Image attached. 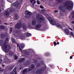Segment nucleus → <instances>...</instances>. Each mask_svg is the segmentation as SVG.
I'll return each instance as SVG.
<instances>
[{
    "instance_id": "9d476101",
    "label": "nucleus",
    "mask_w": 74,
    "mask_h": 74,
    "mask_svg": "<svg viewBox=\"0 0 74 74\" xmlns=\"http://www.w3.org/2000/svg\"><path fill=\"white\" fill-rule=\"evenodd\" d=\"M44 64V63L43 62H39L37 63L36 64V66L37 67H40V66L41 65H42V64Z\"/></svg>"
},
{
    "instance_id": "a878e982",
    "label": "nucleus",
    "mask_w": 74,
    "mask_h": 74,
    "mask_svg": "<svg viewBox=\"0 0 74 74\" xmlns=\"http://www.w3.org/2000/svg\"><path fill=\"white\" fill-rule=\"evenodd\" d=\"M20 46L21 48H22V49H23V48H24V47H25V44H24L21 43L20 44Z\"/></svg>"
},
{
    "instance_id": "5701e85b",
    "label": "nucleus",
    "mask_w": 74,
    "mask_h": 74,
    "mask_svg": "<svg viewBox=\"0 0 74 74\" xmlns=\"http://www.w3.org/2000/svg\"><path fill=\"white\" fill-rule=\"evenodd\" d=\"M30 68H31L32 70L34 69L35 68V65L34 64H32L30 67Z\"/></svg>"
},
{
    "instance_id": "72a5a7b5",
    "label": "nucleus",
    "mask_w": 74,
    "mask_h": 74,
    "mask_svg": "<svg viewBox=\"0 0 74 74\" xmlns=\"http://www.w3.org/2000/svg\"><path fill=\"white\" fill-rule=\"evenodd\" d=\"M12 27H11L10 28V33H12Z\"/></svg>"
},
{
    "instance_id": "774afa93",
    "label": "nucleus",
    "mask_w": 74,
    "mask_h": 74,
    "mask_svg": "<svg viewBox=\"0 0 74 74\" xmlns=\"http://www.w3.org/2000/svg\"><path fill=\"white\" fill-rule=\"evenodd\" d=\"M73 38H74V35H73Z\"/></svg>"
},
{
    "instance_id": "e433bc0d",
    "label": "nucleus",
    "mask_w": 74,
    "mask_h": 74,
    "mask_svg": "<svg viewBox=\"0 0 74 74\" xmlns=\"http://www.w3.org/2000/svg\"><path fill=\"white\" fill-rule=\"evenodd\" d=\"M70 34L71 36H72V37H73V36H74V34H73V32H70Z\"/></svg>"
},
{
    "instance_id": "603ef678",
    "label": "nucleus",
    "mask_w": 74,
    "mask_h": 74,
    "mask_svg": "<svg viewBox=\"0 0 74 74\" xmlns=\"http://www.w3.org/2000/svg\"><path fill=\"white\" fill-rule=\"evenodd\" d=\"M17 47H19V45L18 44L17 45Z\"/></svg>"
},
{
    "instance_id": "e2e57ef3",
    "label": "nucleus",
    "mask_w": 74,
    "mask_h": 74,
    "mask_svg": "<svg viewBox=\"0 0 74 74\" xmlns=\"http://www.w3.org/2000/svg\"><path fill=\"white\" fill-rule=\"evenodd\" d=\"M10 55H11V56H12V53H10Z\"/></svg>"
},
{
    "instance_id": "cd10ccee",
    "label": "nucleus",
    "mask_w": 74,
    "mask_h": 74,
    "mask_svg": "<svg viewBox=\"0 0 74 74\" xmlns=\"http://www.w3.org/2000/svg\"><path fill=\"white\" fill-rule=\"evenodd\" d=\"M12 41V42L14 44H15L16 43V41H15V40L14 39V38H12L11 39Z\"/></svg>"
},
{
    "instance_id": "f3484780",
    "label": "nucleus",
    "mask_w": 74,
    "mask_h": 74,
    "mask_svg": "<svg viewBox=\"0 0 74 74\" xmlns=\"http://www.w3.org/2000/svg\"><path fill=\"white\" fill-rule=\"evenodd\" d=\"M24 55H27V56H29V51H26L25 50H24Z\"/></svg>"
},
{
    "instance_id": "20e7f679",
    "label": "nucleus",
    "mask_w": 74,
    "mask_h": 74,
    "mask_svg": "<svg viewBox=\"0 0 74 74\" xmlns=\"http://www.w3.org/2000/svg\"><path fill=\"white\" fill-rule=\"evenodd\" d=\"M47 68V66L45 65L43 68L39 69L36 71L35 72V73L37 74H41L42 73H43L45 70Z\"/></svg>"
},
{
    "instance_id": "c85d7f7f",
    "label": "nucleus",
    "mask_w": 74,
    "mask_h": 74,
    "mask_svg": "<svg viewBox=\"0 0 74 74\" xmlns=\"http://www.w3.org/2000/svg\"><path fill=\"white\" fill-rule=\"evenodd\" d=\"M19 19V16L17 15H15V20H18Z\"/></svg>"
},
{
    "instance_id": "412c9836",
    "label": "nucleus",
    "mask_w": 74,
    "mask_h": 74,
    "mask_svg": "<svg viewBox=\"0 0 74 74\" xmlns=\"http://www.w3.org/2000/svg\"><path fill=\"white\" fill-rule=\"evenodd\" d=\"M64 0H55L56 2L58 3H62L63 1Z\"/></svg>"
},
{
    "instance_id": "c03bdc74",
    "label": "nucleus",
    "mask_w": 74,
    "mask_h": 74,
    "mask_svg": "<svg viewBox=\"0 0 74 74\" xmlns=\"http://www.w3.org/2000/svg\"><path fill=\"white\" fill-rule=\"evenodd\" d=\"M13 71L15 74H17V72H16V71Z\"/></svg>"
},
{
    "instance_id": "338daca9",
    "label": "nucleus",
    "mask_w": 74,
    "mask_h": 74,
    "mask_svg": "<svg viewBox=\"0 0 74 74\" xmlns=\"http://www.w3.org/2000/svg\"><path fill=\"white\" fill-rule=\"evenodd\" d=\"M40 1H44V0H40Z\"/></svg>"
},
{
    "instance_id": "5fc2aeb1",
    "label": "nucleus",
    "mask_w": 74,
    "mask_h": 74,
    "mask_svg": "<svg viewBox=\"0 0 74 74\" xmlns=\"http://www.w3.org/2000/svg\"><path fill=\"white\" fill-rule=\"evenodd\" d=\"M4 25H8V23H4Z\"/></svg>"
},
{
    "instance_id": "dca6fc26",
    "label": "nucleus",
    "mask_w": 74,
    "mask_h": 74,
    "mask_svg": "<svg viewBox=\"0 0 74 74\" xmlns=\"http://www.w3.org/2000/svg\"><path fill=\"white\" fill-rule=\"evenodd\" d=\"M27 71V68L23 70L22 73L23 74H26V73Z\"/></svg>"
},
{
    "instance_id": "7ed1b4c3",
    "label": "nucleus",
    "mask_w": 74,
    "mask_h": 74,
    "mask_svg": "<svg viewBox=\"0 0 74 74\" xmlns=\"http://www.w3.org/2000/svg\"><path fill=\"white\" fill-rule=\"evenodd\" d=\"M36 17L38 20L40 21V23L42 22H44V21H45L44 17L41 14H37L36 16Z\"/></svg>"
},
{
    "instance_id": "49530a36",
    "label": "nucleus",
    "mask_w": 74,
    "mask_h": 74,
    "mask_svg": "<svg viewBox=\"0 0 74 74\" xmlns=\"http://www.w3.org/2000/svg\"><path fill=\"white\" fill-rule=\"evenodd\" d=\"M0 71L1 72V73L2 72H3V71H4V70L3 69H1L0 70Z\"/></svg>"
},
{
    "instance_id": "473e14b6",
    "label": "nucleus",
    "mask_w": 74,
    "mask_h": 74,
    "mask_svg": "<svg viewBox=\"0 0 74 74\" xmlns=\"http://www.w3.org/2000/svg\"><path fill=\"white\" fill-rule=\"evenodd\" d=\"M24 66H28V65H29V64L28 63V62H26L24 63Z\"/></svg>"
},
{
    "instance_id": "680f3d73",
    "label": "nucleus",
    "mask_w": 74,
    "mask_h": 74,
    "mask_svg": "<svg viewBox=\"0 0 74 74\" xmlns=\"http://www.w3.org/2000/svg\"><path fill=\"white\" fill-rule=\"evenodd\" d=\"M50 67H52V65H50Z\"/></svg>"
},
{
    "instance_id": "6e6d98bb",
    "label": "nucleus",
    "mask_w": 74,
    "mask_h": 74,
    "mask_svg": "<svg viewBox=\"0 0 74 74\" xmlns=\"http://www.w3.org/2000/svg\"><path fill=\"white\" fill-rule=\"evenodd\" d=\"M33 1L32 0H31L30 2L31 3H33Z\"/></svg>"
},
{
    "instance_id": "58836bf2",
    "label": "nucleus",
    "mask_w": 74,
    "mask_h": 74,
    "mask_svg": "<svg viewBox=\"0 0 74 74\" xmlns=\"http://www.w3.org/2000/svg\"><path fill=\"white\" fill-rule=\"evenodd\" d=\"M37 3L38 5L40 4V2L39 1L37 0Z\"/></svg>"
},
{
    "instance_id": "6e6552de",
    "label": "nucleus",
    "mask_w": 74,
    "mask_h": 74,
    "mask_svg": "<svg viewBox=\"0 0 74 74\" xmlns=\"http://www.w3.org/2000/svg\"><path fill=\"white\" fill-rule=\"evenodd\" d=\"M16 35L17 37H22V33L21 32L17 31L16 32Z\"/></svg>"
},
{
    "instance_id": "79ce46f5",
    "label": "nucleus",
    "mask_w": 74,
    "mask_h": 74,
    "mask_svg": "<svg viewBox=\"0 0 74 74\" xmlns=\"http://www.w3.org/2000/svg\"><path fill=\"white\" fill-rule=\"evenodd\" d=\"M40 8L41 9H43V8H44V7H43V6L40 5Z\"/></svg>"
},
{
    "instance_id": "f257e3e1",
    "label": "nucleus",
    "mask_w": 74,
    "mask_h": 74,
    "mask_svg": "<svg viewBox=\"0 0 74 74\" xmlns=\"http://www.w3.org/2000/svg\"><path fill=\"white\" fill-rule=\"evenodd\" d=\"M47 19L48 21H49L50 23L51 24V25H56L57 27L59 28H61L62 27V26L61 25H60L58 23H56V21H55V20H53V19L49 17H48Z\"/></svg>"
},
{
    "instance_id": "423d86ee",
    "label": "nucleus",
    "mask_w": 74,
    "mask_h": 74,
    "mask_svg": "<svg viewBox=\"0 0 74 74\" xmlns=\"http://www.w3.org/2000/svg\"><path fill=\"white\" fill-rule=\"evenodd\" d=\"M20 21L18 22V23L16 24L15 27L17 29H19L21 28V26H22V22H20Z\"/></svg>"
},
{
    "instance_id": "2eb2a0df",
    "label": "nucleus",
    "mask_w": 74,
    "mask_h": 74,
    "mask_svg": "<svg viewBox=\"0 0 74 74\" xmlns=\"http://www.w3.org/2000/svg\"><path fill=\"white\" fill-rule=\"evenodd\" d=\"M64 32L66 35H70V32L68 29H66L64 30Z\"/></svg>"
},
{
    "instance_id": "aec40b11",
    "label": "nucleus",
    "mask_w": 74,
    "mask_h": 74,
    "mask_svg": "<svg viewBox=\"0 0 74 74\" xmlns=\"http://www.w3.org/2000/svg\"><path fill=\"white\" fill-rule=\"evenodd\" d=\"M32 25L34 26L36 25V21L35 20H34L32 21Z\"/></svg>"
},
{
    "instance_id": "f03ea898",
    "label": "nucleus",
    "mask_w": 74,
    "mask_h": 74,
    "mask_svg": "<svg viewBox=\"0 0 74 74\" xmlns=\"http://www.w3.org/2000/svg\"><path fill=\"white\" fill-rule=\"evenodd\" d=\"M64 5L66 9L71 10L73 7L74 4L69 1H67L65 2Z\"/></svg>"
},
{
    "instance_id": "09e8293b",
    "label": "nucleus",
    "mask_w": 74,
    "mask_h": 74,
    "mask_svg": "<svg viewBox=\"0 0 74 74\" xmlns=\"http://www.w3.org/2000/svg\"><path fill=\"white\" fill-rule=\"evenodd\" d=\"M2 61H3L1 59H0V63H1V62H2Z\"/></svg>"
},
{
    "instance_id": "864d4df0",
    "label": "nucleus",
    "mask_w": 74,
    "mask_h": 74,
    "mask_svg": "<svg viewBox=\"0 0 74 74\" xmlns=\"http://www.w3.org/2000/svg\"><path fill=\"white\" fill-rule=\"evenodd\" d=\"M34 4H36V1H34Z\"/></svg>"
},
{
    "instance_id": "2f4dec72",
    "label": "nucleus",
    "mask_w": 74,
    "mask_h": 74,
    "mask_svg": "<svg viewBox=\"0 0 74 74\" xmlns=\"http://www.w3.org/2000/svg\"><path fill=\"white\" fill-rule=\"evenodd\" d=\"M45 56H49V53H46L45 54Z\"/></svg>"
},
{
    "instance_id": "39448f33",
    "label": "nucleus",
    "mask_w": 74,
    "mask_h": 74,
    "mask_svg": "<svg viewBox=\"0 0 74 74\" xmlns=\"http://www.w3.org/2000/svg\"><path fill=\"white\" fill-rule=\"evenodd\" d=\"M1 48L3 50H5V51H7L8 49H11V46L9 45H7V44L4 45L3 44L1 46Z\"/></svg>"
},
{
    "instance_id": "3c124183",
    "label": "nucleus",
    "mask_w": 74,
    "mask_h": 74,
    "mask_svg": "<svg viewBox=\"0 0 74 74\" xmlns=\"http://www.w3.org/2000/svg\"><path fill=\"white\" fill-rule=\"evenodd\" d=\"M73 58V56H71L70 57V59H71Z\"/></svg>"
},
{
    "instance_id": "a18cd8bd",
    "label": "nucleus",
    "mask_w": 74,
    "mask_h": 74,
    "mask_svg": "<svg viewBox=\"0 0 74 74\" xmlns=\"http://www.w3.org/2000/svg\"><path fill=\"white\" fill-rule=\"evenodd\" d=\"M54 12H55L56 13H57V12H58V10H55L54 11Z\"/></svg>"
},
{
    "instance_id": "69168bd1",
    "label": "nucleus",
    "mask_w": 74,
    "mask_h": 74,
    "mask_svg": "<svg viewBox=\"0 0 74 74\" xmlns=\"http://www.w3.org/2000/svg\"><path fill=\"white\" fill-rule=\"evenodd\" d=\"M1 9L0 8V13H1Z\"/></svg>"
},
{
    "instance_id": "4be33fe9",
    "label": "nucleus",
    "mask_w": 74,
    "mask_h": 74,
    "mask_svg": "<svg viewBox=\"0 0 74 74\" xmlns=\"http://www.w3.org/2000/svg\"><path fill=\"white\" fill-rule=\"evenodd\" d=\"M5 14L6 16H8L9 15H10V13H9V12L8 10L5 11Z\"/></svg>"
},
{
    "instance_id": "9b49d317",
    "label": "nucleus",
    "mask_w": 74,
    "mask_h": 74,
    "mask_svg": "<svg viewBox=\"0 0 74 74\" xmlns=\"http://www.w3.org/2000/svg\"><path fill=\"white\" fill-rule=\"evenodd\" d=\"M25 13L27 15H29V16H30L32 15V13L30 12H29L28 10H27L25 12Z\"/></svg>"
},
{
    "instance_id": "f8f14e48",
    "label": "nucleus",
    "mask_w": 74,
    "mask_h": 74,
    "mask_svg": "<svg viewBox=\"0 0 74 74\" xmlns=\"http://www.w3.org/2000/svg\"><path fill=\"white\" fill-rule=\"evenodd\" d=\"M25 61V58H22L19 59L18 60V63H23Z\"/></svg>"
},
{
    "instance_id": "4c0bfd02",
    "label": "nucleus",
    "mask_w": 74,
    "mask_h": 74,
    "mask_svg": "<svg viewBox=\"0 0 74 74\" xmlns=\"http://www.w3.org/2000/svg\"><path fill=\"white\" fill-rule=\"evenodd\" d=\"M53 44L54 45V46H55V47L56 46V45H57L56 42H54Z\"/></svg>"
},
{
    "instance_id": "4468645a",
    "label": "nucleus",
    "mask_w": 74,
    "mask_h": 74,
    "mask_svg": "<svg viewBox=\"0 0 74 74\" xmlns=\"http://www.w3.org/2000/svg\"><path fill=\"white\" fill-rule=\"evenodd\" d=\"M8 41H9V38L7 37L6 38L3 44V45L7 44V42H8Z\"/></svg>"
},
{
    "instance_id": "f704fd0d",
    "label": "nucleus",
    "mask_w": 74,
    "mask_h": 74,
    "mask_svg": "<svg viewBox=\"0 0 74 74\" xmlns=\"http://www.w3.org/2000/svg\"><path fill=\"white\" fill-rule=\"evenodd\" d=\"M37 62H38V61L37 60H35L34 61V63L36 64H37Z\"/></svg>"
},
{
    "instance_id": "c9c22d12",
    "label": "nucleus",
    "mask_w": 74,
    "mask_h": 74,
    "mask_svg": "<svg viewBox=\"0 0 74 74\" xmlns=\"http://www.w3.org/2000/svg\"><path fill=\"white\" fill-rule=\"evenodd\" d=\"M72 15H73V16H72V18H74V11L72 12Z\"/></svg>"
},
{
    "instance_id": "13d9d810",
    "label": "nucleus",
    "mask_w": 74,
    "mask_h": 74,
    "mask_svg": "<svg viewBox=\"0 0 74 74\" xmlns=\"http://www.w3.org/2000/svg\"><path fill=\"white\" fill-rule=\"evenodd\" d=\"M57 45H59V42H58L57 43Z\"/></svg>"
},
{
    "instance_id": "6ab92c4d",
    "label": "nucleus",
    "mask_w": 74,
    "mask_h": 74,
    "mask_svg": "<svg viewBox=\"0 0 74 74\" xmlns=\"http://www.w3.org/2000/svg\"><path fill=\"white\" fill-rule=\"evenodd\" d=\"M25 36L26 37H30L32 36V34L29 33H26L25 34Z\"/></svg>"
},
{
    "instance_id": "ddd939ff",
    "label": "nucleus",
    "mask_w": 74,
    "mask_h": 74,
    "mask_svg": "<svg viewBox=\"0 0 74 74\" xmlns=\"http://www.w3.org/2000/svg\"><path fill=\"white\" fill-rule=\"evenodd\" d=\"M42 26V25L40 24H37L35 26V27L36 29H40Z\"/></svg>"
},
{
    "instance_id": "a19ab883",
    "label": "nucleus",
    "mask_w": 74,
    "mask_h": 74,
    "mask_svg": "<svg viewBox=\"0 0 74 74\" xmlns=\"http://www.w3.org/2000/svg\"><path fill=\"white\" fill-rule=\"evenodd\" d=\"M16 70H17V68H16V67H15L13 69V71H16Z\"/></svg>"
},
{
    "instance_id": "4d7b16f0",
    "label": "nucleus",
    "mask_w": 74,
    "mask_h": 74,
    "mask_svg": "<svg viewBox=\"0 0 74 74\" xmlns=\"http://www.w3.org/2000/svg\"><path fill=\"white\" fill-rule=\"evenodd\" d=\"M69 29L70 30H72V31L73 30V29H71V28H70V27L69 28Z\"/></svg>"
},
{
    "instance_id": "0e129e2a",
    "label": "nucleus",
    "mask_w": 74,
    "mask_h": 74,
    "mask_svg": "<svg viewBox=\"0 0 74 74\" xmlns=\"http://www.w3.org/2000/svg\"><path fill=\"white\" fill-rule=\"evenodd\" d=\"M2 66H3V67H4V66H5V65H4V64H3L2 65Z\"/></svg>"
},
{
    "instance_id": "bb28decb",
    "label": "nucleus",
    "mask_w": 74,
    "mask_h": 74,
    "mask_svg": "<svg viewBox=\"0 0 74 74\" xmlns=\"http://www.w3.org/2000/svg\"><path fill=\"white\" fill-rule=\"evenodd\" d=\"M18 2H17V3H14V6L15 7H16L17 8L18 6Z\"/></svg>"
},
{
    "instance_id": "0eeeda50",
    "label": "nucleus",
    "mask_w": 74,
    "mask_h": 74,
    "mask_svg": "<svg viewBox=\"0 0 74 74\" xmlns=\"http://www.w3.org/2000/svg\"><path fill=\"white\" fill-rule=\"evenodd\" d=\"M58 8L59 10H61L63 12H64L66 11V8L63 6H59Z\"/></svg>"
},
{
    "instance_id": "7c9ffc66",
    "label": "nucleus",
    "mask_w": 74,
    "mask_h": 74,
    "mask_svg": "<svg viewBox=\"0 0 74 74\" xmlns=\"http://www.w3.org/2000/svg\"><path fill=\"white\" fill-rule=\"evenodd\" d=\"M3 41H4V40H0V45H1L3 44Z\"/></svg>"
},
{
    "instance_id": "bf43d9fd",
    "label": "nucleus",
    "mask_w": 74,
    "mask_h": 74,
    "mask_svg": "<svg viewBox=\"0 0 74 74\" xmlns=\"http://www.w3.org/2000/svg\"><path fill=\"white\" fill-rule=\"evenodd\" d=\"M71 23H73V24H74V21H72L71 22Z\"/></svg>"
},
{
    "instance_id": "393cba45",
    "label": "nucleus",
    "mask_w": 74,
    "mask_h": 74,
    "mask_svg": "<svg viewBox=\"0 0 74 74\" xmlns=\"http://www.w3.org/2000/svg\"><path fill=\"white\" fill-rule=\"evenodd\" d=\"M9 11L11 13V12H14L15 11V10L13 8H11L9 9Z\"/></svg>"
},
{
    "instance_id": "c756f323",
    "label": "nucleus",
    "mask_w": 74,
    "mask_h": 74,
    "mask_svg": "<svg viewBox=\"0 0 74 74\" xmlns=\"http://www.w3.org/2000/svg\"><path fill=\"white\" fill-rule=\"evenodd\" d=\"M32 70H33V69L31 68H30H30H29L28 69H27V71L28 73H29V72H30V71H31Z\"/></svg>"
},
{
    "instance_id": "1a4fd4ad",
    "label": "nucleus",
    "mask_w": 74,
    "mask_h": 74,
    "mask_svg": "<svg viewBox=\"0 0 74 74\" xmlns=\"http://www.w3.org/2000/svg\"><path fill=\"white\" fill-rule=\"evenodd\" d=\"M21 26L23 27V28L24 30H26L27 29V26L25 24L23 23V24H22Z\"/></svg>"
},
{
    "instance_id": "ea45409f",
    "label": "nucleus",
    "mask_w": 74,
    "mask_h": 74,
    "mask_svg": "<svg viewBox=\"0 0 74 74\" xmlns=\"http://www.w3.org/2000/svg\"><path fill=\"white\" fill-rule=\"evenodd\" d=\"M18 56H14V59L15 60H17V59H18Z\"/></svg>"
},
{
    "instance_id": "37998d69",
    "label": "nucleus",
    "mask_w": 74,
    "mask_h": 74,
    "mask_svg": "<svg viewBox=\"0 0 74 74\" xmlns=\"http://www.w3.org/2000/svg\"><path fill=\"white\" fill-rule=\"evenodd\" d=\"M41 11L43 12H44L45 11V9H42L41 10Z\"/></svg>"
},
{
    "instance_id": "de8ad7c7",
    "label": "nucleus",
    "mask_w": 74,
    "mask_h": 74,
    "mask_svg": "<svg viewBox=\"0 0 74 74\" xmlns=\"http://www.w3.org/2000/svg\"><path fill=\"white\" fill-rule=\"evenodd\" d=\"M22 67L21 66H20L19 68V70H22Z\"/></svg>"
},
{
    "instance_id": "8fccbe9b",
    "label": "nucleus",
    "mask_w": 74,
    "mask_h": 74,
    "mask_svg": "<svg viewBox=\"0 0 74 74\" xmlns=\"http://www.w3.org/2000/svg\"><path fill=\"white\" fill-rule=\"evenodd\" d=\"M19 49L20 51H21V52H22V49L21 48H19Z\"/></svg>"
},
{
    "instance_id": "052dcab7",
    "label": "nucleus",
    "mask_w": 74,
    "mask_h": 74,
    "mask_svg": "<svg viewBox=\"0 0 74 74\" xmlns=\"http://www.w3.org/2000/svg\"><path fill=\"white\" fill-rule=\"evenodd\" d=\"M32 5H33V6H34V3H32Z\"/></svg>"
},
{
    "instance_id": "b1692460",
    "label": "nucleus",
    "mask_w": 74,
    "mask_h": 74,
    "mask_svg": "<svg viewBox=\"0 0 74 74\" xmlns=\"http://www.w3.org/2000/svg\"><path fill=\"white\" fill-rule=\"evenodd\" d=\"M5 35L4 34H1V37L2 39L4 38H5Z\"/></svg>"
},
{
    "instance_id": "a211bd4d",
    "label": "nucleus",
    "mask_w": 74,
    "mask_h": 74,
    "mask_svg": "<svg viewBox=\"0 0 74 74\" xmlns=\"http://www.w3.org/2000/svg\"><path fill=\"white\" fill-rule=\"evenodd\" d=\"M5 29V27L4 25H0V32L1 30H4Z\"/></svg>"
}]
</instances>
